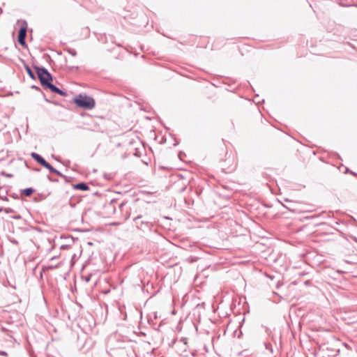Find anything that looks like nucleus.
I'll return each mask as SVG.
<instances>
[{
  "label": "nucleus",
  "mask_w": 357,
  "mask_h": 357,
  "mask_svg": "<svg viewBox=\"0 0 357 357\" xmlns=\"http://www.w3.org/2000/svg\"><path fill=\"white\" fill-rule=\"evenodd\" d=\"M133 226L138 230L142 231L143 234H148L151 232L153 228V224L151 220L150 216L137 217L136 220H133Z\"/></svg>",
  "instance_id": "7ed1b4c3"
},
{
  "label": "nucleus",
  "mask_w": 357,
  "mask_h": 357,
  "mask_svg": "<svg viewBox=\"0 0 357 357\" xmlns=\"http://www.w3.org/2000/svg\"><path fill=\"white\" fill-rule=\"evenodd\" d=\"M3 211L6 213H15V211L11 208H4Z\"/></svg>",
  "instance_id": "6ab92c4d"
},
{
  "label": "nucleus",
  "mask_w": 357,
  "mask_h": 357,
  "mask_svg": "<svg viewBox=\"0 0 357 357\" xmlns=\"http://www.w3.org/2000/svg\"><path fill=\"white\" fill-rule=\"evenodd\" d=\"M264 344L266 350L269 351L271 354L273 353V345L271 342H264Z\"/></svg>",
  "instance_id": "f3484780"
},
{
  "label": "nucleus",
  "mask_w": 357,
  "mask_h": 357,
  "mask_svg": "<svg viewBox=\"0 0 357 357\" xmlns=\"http://www.w3.org/2000/svg\"><path fill=\"white\" fill-rule=\"evenodd\" d=\"M116 199H112L109 202L106 203L104 206L105 211L109 214H116V207L115 206V204L116 203Z\"/></svg>",
  "instance_id": "423d86ee"
},
{
  "label": "nucleus",
  "mask_w": 357,
  "mask_h": 357,
  "mask_svg": "<svg viewBox=\"0 0 357 357\" xmlns=\"http://www.w3.org/2000/svg\"><path fill=\"white\" fill-rule=\"evenodd\" d=\"M4 208H0V212L3 211Z\"/></svg>",
  "instance_id": "f704fd0d"
},
{
  "label": "nucleus",
  "mask_w": 357,
  "mask_h": 357,
  "mask_svg": "<svg viewBox=\"0 0 357 357\" xmlns=\"http://www.w3.org/2000/svg\"><path fill=\"white\" fill-rule=\"evenodd\" d=\"M31 88H32V89H36V90H40V88H39L38 86H35V85H33V86H31Z\"/></svg>",
  "instance_id": "cd10ccee"
},
{
  "label": "nucleus",
  "mask_w": 357,
  "mask_h": 357,
  "mask_svg": "<svg viewBox=\"0 0 357 357\" xmlns=\"http://www.w3.org/2000/svg\"><path fill=\"white\" fill-rule=\"evenodd\" d=\"M67 52L70 55L75 56L77 55V51L75 49L68 48L67 49Z\"/></svg>",
  "instance_id": "a211bd4d"
},
{
  "label": "nucleus",
  "mask_w": 357,
  "mask_h": 357,
  "mask_svg": "<svg viewBox=\"0 0 357 357\" xmlns=\"http://www.w3.org/2000/svg\"><path fill=\"white\" fill-rule=\"evenodd\" d=\"M53 103H54V105H58V103H57V102H54Z\"/></svg>",
  "instance_id": "e433bc0d"
},
{
  "label": "nucleus",
  "mask_w": 357,
  "mask_h": 357,
  "mask_svg": "<svg viewBox=\"0 0 357 357\" xmlns=\"http://www.w3.org/2000/svg\"><path fill=\"white\" fill-rule=\"evenodd\" d=\"M353 239H354V241L355 242H356V243H357V238L354 237Z\"/></svg>",
  "instance_id": "2f4dec72"
},
{
  "label": "nucleus",
  "mask_w": 357,
  "mask_h": 357,
  "mask_svg": "<svg viewBox=\"0 0 357 357\" xmlns=\"http://www.w3.org/2000/svg\"><path fill=\"white\" fill-rule=\"evenodd\" d=\"M26 30H27V22L26 20H23V21H22V25L18 31L17 41H18L19 44L24 47H27V45L26 43Z\"/></svg>",
  "instance_id": "39448f33"
},
{
  "label": "nucleus",
  "mask_w": 357,
  "mask_h": 357,
  "mask_svg": "<svg viewBox=\"0 0 357 357\" xmlns=\"http://www.w3.org/2000/svg\"><path fill=\"white\" fill-rule=\"evenodd\" d=\"M147 204L144 201H135L130 204L121 202L119 204L120 215L122 219L126 220L129 218L136 220L137 216L149 217V213L146 210Z\"/></svg>",
  "instance_id": "f257e3e1"
},
{
  "label": "nucleus",
  "mask_w": 357,
  "mask_h": 357,
  "mask_svg": "<svg viewBox=\"0 0 357 357\" xmlns=\"http://www.w3.org/2000/svg\"><path fill=\"white\" fill-rule=\"evenodd\" d=\"M35 192L33 188H26L21 190V195L25 197L31 196Z\"/></svg>",
  "instance_id": "9b49d317"
},
{
  "label": "nucleus",
  "mask_w": 357,
  "mask_h": 357,
  "mask_svg": "<svg viewBox=\"0 0 357 357\" xmlns=\"http://www.w3.org/2000/svg\"><path fill=\"white\" fill-rule=\"evenodd\" d=\"M178 347H179L178 348V352L181 354V351L183 349L184 346L183 344H178Z\"/></svg>",
  "instance_id": "4be33fe9"
},
{
  "label": "nucleus",
  "mask_w": 357,
  "mask_h": 357,
  "mask_svg": "<svg viewBox=\"0 0 357 357\" xmlns=\"http://www.w3.org/2000/svg\"><path fill=\"white\" fill-rule=\"evenodd\" d=\"M44 88L50 89L52 92L57 93L59 91V88L52 84V82H49Z\"/></svg>",
  "instance_id": "9d476101"
},
{
  "label": "nucleus",
  "mask_w": 357,
  "mask_h": 357,
  "mask_svg": "<svg viewBox=\"0 0 357 357\" xmlns=\"http://www.w3.org/2000/svg\"><path fill=\"white\" fill-rule=\"evenodd\" d=\"M176 342V340H174L173 343H175Z\"/></svg>",
  "instance_id": "4c0bfd02"
},
{
  "label": "nucleus",
  "mask_w": 357,
  "mask_h": 357,
  "mask_svg": "<svg viewBox=\"0 0 357 357\" xmlns=\"http://www.w3.org/2000/svg\"><path fill=\"white\" fill-rule=\"evenodd\" d=\"M53 174H56L57 176H60V177L63 178L65 180V181H66V183L69 182V181H70V180L71 179V178H70V177H68L67 176H66V175L63 174L61 172H59V170H57V169H56Z\"/></svg>",
  "instance_id": "2eb2a0df"
},
{
  "label": "nucleus",
  "mask_w": 357,
  "mask_h": 357,
  "mask_svg": "<svg viewBox=\"0 0 357 357\" xmlns=\"http://www.w3.org/2000/svg\"><path fill=\"white\" fill-rule=\"evenodd\" d=\"M268 335L271 337V340L275 343V340L274 335H271L270 333H268Z\"/></svg>",
  "instance_id": "b1692460"
},
{
  "label": "nucleus",
  "mask_w": 357,
  "mask_h": 357,
  "mask_svg": "<svg viewBox=\"0 0 357 357\" xmlns=\"http://www.w3.org/2000/svg\"><path fill=\"white\" fill-rule=\"evenodd\" d=\"M10 196H11L13 199H20L19 196H18L17 194H15V193H13V195H11Z\"/></svg>",
  "instance_id": "5701e85b"
},
{
  "label": "nucleus",
  "mask_w": 357,
  "mask_h": 357,
  "mask_svg": "<svg viewBox=\"0 0 357 357\" xmlns=\"http://www.w3.org/2000/svg\"><path fill=\"white\" fill-rule=\"evenodd\" d=\"M37 77L40 82V84L44 87L49 82L53 81V76L52 74L43 66H33Z\"/></svg>",
  "instance_id": "20e7f679"
},
{
  "label": "nucleus",
  "mask_w": 357,
  "mask_h": 357,
  "mask_svg": "<svg viewBox=\"0 0 357 357\" xmlns=\"http://www.w3.org/2000/svg\"><path fill=\"white\" fill-rule=\"evenodd\" d=\"M350 173H351V174L356 175V173H354V172H351V171L350 172Z\"/></svg>",
  "instance_id": "72a5a7b5"
},
{
  "label": "nucleus",
  "mask_w": 357,
  "mask_h": 357,
  "mask_svg": "<svg viewBox=\"0 0 357 357\" xmlns=\"http://www.w3.org/2000/svg\"><path fill=\"white\" fill-rule=\"evenodd\" d=\"M235 167L236 166L233 165H229L227 167H225L223 164L221 166L222 171L226 174L232 172L235 169Z\"/></svg>",
  "instance_id": "4468645a"
},
{
  "label": "nucleus",
  "mask_w": 357,
  "mask_h": 357,
  "mask_svg": "<svg viewBox=\"0 0 357 357\" xmlns=\"http://www.w3.org/2000/svg\"><path fill=\"white\" fill-rule=\"evenodd\" d=\"M0 355L6 356H7V352L2 351L0 352Z\"/></svg>",
  "instance_id": "393cba45"
},
{
  "label": "nucleus",
  "mask_w": 357,
  "mask_h": 357,
  "mask_svg": "<svg viewBox=\"0 0 357 357\" xmlns=\"http://www.w3.org/2000/svg\"><path fill=\"white\" fill-rule=\"evenodd\" d=\"M43 167L46 168L47 169H48L50 171V173H54V171L56 170V169L52 167L49 162H47L46 161V162L43 165Z\"/></svg>",
  "instance_id": "dca6fc26"
},
{
  "label": "nucleus",
  "mask_w": 357,
  "mask_h": 357,
  "mask_svg": "<svg viewBox=\"0 0 357 357\" xmlns=\"http://www.w3.org/2000/svg\"><path fill=\"white\" fill-rule=\"evenodd\" d=\"M31 156L35 161H36L41 166H43V165L46 162V160L40 154L37 153L32 152L31 153Z\"/></svg>",
  "instance_id": "6e6552de"
},
{
  "label": "nucleus",
  "mask_w": 357,
  "mask_h": 357,
  "mask_svg": "<svg viewBox=\"0 0 357 357\" xmlns=\"http://www.w3.org/2000/svg\"><path fill=\"white\" fill-rule=\"evenodd\" d=\"M72 102H73L77 107L86 110H91L96 106V101L94 98L84 93L76 95L73 98Z\"/></svg>",
  "instance_id": "f03ea898"
},
{
  "label": "nucleus",
  "mask_w": 357,
  "mask_h": 357,
  "mask_svg": "<svg viewBox=\"0 0 357 357\" xmlns=\"http://www.w3.org/2000/svg\"><path fill=\"white\" fill-rule=\"evenodd\" d=\"M35 171H36V172H39V171H40V169H39V168H36V169H35Z\"/></svg>",
  "instance_id": "473e14b6"
},
{
  "label": "nucleus",
  "mask_w": 357,
  "mask_h": 357,
  "mask_svg": "<svg viewBox=\"0 0 357 357\" xmlns=\"http://www.w3.org/2000/svg\"><path fill=\"white\" fill-rule=\"evenodd\" d=\"M8 191L3 187H0V199L8 202L9 199L7 197Z\"/></svg>",
  "instance_id": "f8f14e48"
},
{
  "label": "nucleus",
  "mask_w": 357,
  "mask_h": 357,
  "mask_svg": "<svg viewBox=\"0 0 357 357\" xmlns=\"http://www.w3.org/2000/svg\"><path fill=\"white\" fill-rule=\"evenodd\" d=\"M225 162H227L228 164H230V162H233V159H231V158H227Z\"/></svg>",
  "instance_id": "bb28decb"
},
{
  "label": "nucleus",
  "mask_w": 357,
  "mask_h": 357,
  "mask_svg": "<svg viewBox=\"0 0 357 357\" xmlns=\"http://www.w3.org/2000/svg\"><path fill=\"white\" fill-rule=\"evenodd\" d=\"M66 247H67V245H63L61 246V249H64Z\"/></svg>",
  "instance_id": "c756f323"
},
{
  "label": "nucleus",
  "mask_w": 357,
  "mask_h": 357,
  "mask_svg": "<svg viewBox=\"0 0 357 357\" xmlns=\"http://www.w3.org/2000/svg\"><path fill=\"white\" fill-rule=\"evenodd\" d=\"M45 100L46 102H51V101H50V100H48V98H45Z\"/></svg>",
  "instance_id": "c85d7f7f"
},
{
  "label": "nucleus",
  "mask_w": 357,
  "mask_h": 357,
  "mask_svg": "<svg viewBox=\"0 0 357 357\" xmlns=\"http://www.w3.org/2000/svg\"><path fill=\"white\" fill-rule=\"evenodd\" d=\"M47 178L51 182H54V183H58L59 182V179L52 178V177H51L49 175H47Z\"/></svg>",
  "instance_id": "412c9836"
},
{
  "label": "nucleus",
  "mask_w": 357,
  "mask_h": 357,
  "mask_svg": "<svg viewBox=\"0 0 357 357\" xmlns=\"http://www.w3.org/2000/svg\"><path fill=\"white\" fill-rule=\"evenodd\" d=\"M178 344H183L184 346V348L183 350L181 351V356H188L187 354V349H188V339L186 337H182L178 342Z\"/></svg>",
  "instance_id": "0eeeda50"
},
{
  "label": "nucleus",
  "mask_w": 357,
  "mask_h": 357,
  "mask_svg": "<svg viewBox=\"0 0 357 357\" xmlns=\"http://www.w3.org/2000/svg\"><path fill=\"white\" fill-rule=\"evenodd\" d=\"M73 189L82 191H87L89 190V187L86 183L80 182L73 185Z\"/></svg>",
  "instance_id": "1a4fd4ad"
},
{
  "label": "nucleus",
  "mask_w": 357,
  "mask_h": 357,
  "mask_svg": "<svg viewBox=\"0 0 357 357\" xmlns=\"http://www.w3.org/2000/svg\"><path fill=\"white\" fill-rule=\"evenodd\" d=\"M74 68L75 69H78V67L77 66H73V67H71V69H74Z\"/></svg>",
  "instance_id": "7c9ffc66"
},
{
  "label": "nucleus",
  "mask_w": 357,
  "mask_h": 357,
  "mask_svg": "<svg viewBox=\"0 0 357 357\" xmlns=\"http://www.w3.org/2000/svg\"><path fill=\"white\" fill-rule=\"evenodd\" d=\"M192 356H195V351H194V352H192Z\"/></svg>",
  "instance_id": "c9c22d12"
},
{
  "label": "nucleus",
  "mask_w": 357,
  "mask_h": 357,
  "mask_svg": "<svg viewBox=\"0 0 357 357\" xmlns=\"http://www.w3.org/2000/svg\"><path fill=\"white\" fill-rule=\"evenodd\" d=\"M24 68L26 70V72L27 73V74L29 75V77L33 79V80H36V75L34 74V73L32 71V70L31 69V68L29 66V65L27 64H24Z\"/></svg>",
  "instance_id": "ddd939ff"
},
{
  "label": "nucleus",
  "mask_w": 357,
  "mask_h": 357,
  "mask_svg": "<svg viewBox=\"0 0 357 357\" xmlns=\"http://www.w3.org/2000/svg\"><path fill=\"white\" fill-rule=\"evenodd\" d=\"M13 218L16 219V220H20V219H21V216L20 215H15V216H13Z\"/></svg>",
  "instance_id": "a878e982"
},
{
  "label": "nucleus",
  "mask_w": 357,
  "mask_h": 357,
  "mask_svg": "<svg viewBox=\"0 0 357 357\" xmlns=\"http://www.w3.org/2000/svg\"><path fill=\"white\" fill-rule=\"evenodd\" d=\"M56 94H59V95H60L61 96H63V97L67 96V92L65 91H63L61 89H59V92Z\"/></svg>",
  "instance_id": "aec40b11"
}]
</instances>
